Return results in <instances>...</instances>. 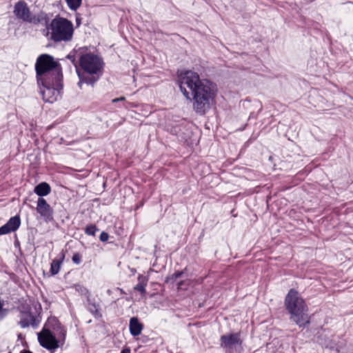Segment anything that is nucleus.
<instances>
[{
	"instance_id": "nucleus-8",
	"label": "nucleus",
	"mask_w": 353,
	"mask_h": 353,
	"mask_svg": "<svg viewBox=\"0 0 353 353\" xmlns=\"http://www.w3.org/2000/svg\"><path fill=\"white\" fill-rule=\"evenodd\" d=\"M38 340L40 345L46 349L54 350L59 347V341L48 329L43 328L38 334Z\"/></svg>"
},
{
	"instance_id": "nucleus-26",
	"label": "nucleus",
	"mask_w": 353,
	"mask_h": 353,
	"mask_svg": "<svg viewBox=\"0 0 353 353\" xmlns=\"http://www.w3.org/2000/svg\"><path fill=\"white\" fill-rule=\"evenodd\" d=\"M75 288L77 290H81V292L83 293L84 291H85L86 290L85 288H83L81 285H77L75 286Z\"/></svg>"
},
{
	"instance_id": "nucleus-17",
	"label": "nucleus",
	"mask_w": 353,
	"mask_h": 353,
	"mask_svg": "<svg viewBox=\"0 0 353 353\" xmlns=\"http://www.w3.org/2000/svg\"><path fill=\"white\" fill-rule=\"evenodd\" d=\"M30 319H32V321H34V316L29 315V316H27L21 319L19 321V324H20L21 327L23 328L28 327L30 325Z\"/></svg>"
},
{
	"instance_id": "nucleus-27",
	"label": "nucleus",
	"mask_w": 353,
	"mask_h": 353,
	"mask_svg": "<svg viewBox=\"0 0 353 353\" xmlns=\"http://www.w3.org/2000/svg\"><path fill=\"white\" fill-rule=\"evenodd\" d=\"M124 99H125V98H124V97L117 98V99H114L112 100V102H113V103H116V102H117V101H122V100H124Z\"/></svg>"
},
{
	"instance_id": "nucleus-22",
	"label": "nucleus",
	"mask_w": 353,
	"mask_h": 353,
	"mask_svg": "<svg viewBox=\"0 0 353 353\" xmlns=\"http://www.w3.org/2000/svg\"><path fill=\"white\" fill-rule=\"evenodd\" d=\"M145 285H144L140 282L134 286V289L137 291L140 292L142 294H144V293H145Z\"/></svg>"
},
{
	"instance_id": "nucleus-19",
	"label": "nucleus",
	"mask_w": 353,
	"mask_h": 353,
	"mask_svg": "<svg viewBox=\"0 0 353 353\" xmlns=\"http://www.w3.org/2000/svg\"><path fill=\"white\" fill-rule=\"evenodd\" d=\"M183 274L182 271H178L172 274L169 278H167L166 282L169 281H172V282L175 281L177 279L180 278Z\"/></svg>"
},
{
	"instance_id": "nucleus-24",
	"label": "nucleus",
	"mask_w": 353,
	"mask_h": 353,
	"mask_svg": "<svg viewBox=\"0 0 353 353\" xmlns=\"http://www.w3.org/2000/svg\"><path fill=\"white\" fill-rule=\"evenodd\" d=\"M99 239L102 242H105L109 239V234L105 232H102L99 236Z\"/></svg>"
},
{
	"instance_id": "nucleus-23",
	"label": "nucleus",
	"mask_w": 353,
	"mask_h": 353,
	"mask_svg": "<svg viewBox=\"0 0 353 353\" xmlns=\"http://www.w3.org/2000/svg\"><path fill=\"white\" fill-rule=\"evenodd\" d=\"M72 261L74 263L79 265L81 261V256L79 253H75L72 258Z\"/></svg>"
},
{
	"instance_id": "nucleus-7",
	"label": "nucleus",
	"mask_w": 353,
	"mask_h": 353,
	"mask_svg": "<svg viewBox=\"0 0 353 353\" xmlns=\"http://www.w3.org/2000/svg\"><path fill=\"white\" fill-rule=\"evenodd\" d=\"M13 12L19 19L34 24L40 23L43 19V14L37 17L32 16L27 3L23 1H19L15 3Z\"/></svg>"
},
{
	"instance_id": "nucleus-15",
	"label": "nucleus",
	"mask_w": 353,
	"mask_h": 353,
	"mask_svg": "<svg viewBox=\"0 0 353 353\" xmlns=\"http://www.w3.org/2000/svg\"><path fill=\"white\" fill-rule=\"evenodd\" d=\"M88 310L93 314L95 317H101V314L99 312V305L96 303H91L90 300L88 301Z\"/></svg>"
},
{
	"instance_id": "nucleus-28",
	"label": "nucleus",
	"mask_w": 353,
	"mask_h": 353,
	"mask_svg": "<svg viewBox=\"0 0 353 353\" xmlns=\"http://www.w3.org/2000/svg\"><path fill=\"white\" fill-rule=\"evenodd\" d=\"M121 353H130V350L128 348L123 349Z\"/></svg>"
},
{
	"instance_id": "nucleus-9",
	"label": "nucleus",
	"mask_w": 353,
	"mask_h": 353,
	"mask_svg": "<svg viewBox=\"0 0 353 353\" xmlns=\"http://www.w3.org/2000/svg\"><path fill=\"white\" fill-rule=\"evenodd\" d=\"M36 210L45 221L49 222L53 220V209L45 199L42 197L39 198Z\"/></svg>"
},
{
	"instance_id": "nucleus-18",
	"label": "nucleus",
	"mask_w": 353,
	"mask_h": 353,
	"mask_svg": "<svg viewBox=\"0 0 353 353\" xmlns=\"http://www.w3.org/2000/svg\"><path fill=\"white\" fill-rule=\"evenodd\" d=\"M97 230L95 225L90 224L85 228V232L88 235L94 236Z\"/></svg>"
},
{
	"instance_id": "nucleus-4",
	"label": "nucleus",
	"mask_w": 353,
	"mask_h": 353,
	"mask_svg": "<svg viewBox=\"0 0 353 353\" xmlns=\"http://www.w3.org/2000/svg\"><path fill=\"white\" fill-rule=\"evenodd\" d=\"M51 39L54 41H67L72 38L73 26L68 19L55 18L51 22Z\"/></svg>"
},
{
	"instance_id": "nucleus-14",
	"label": "nucleus",
	"mask_w": 353,
	"mask_h": 353,
	"mask_svg": "<svg viewBox=\"0 0 353 353\" xmlns=\"http://www.w3.org/2000/svg\"><path fill=\"white\" fill-rule=\"evenodd\" d=\"M6 224L12 229L13 232L16 231L20 226L21 219L19 216L16 215L11 217Z\"/></svg>"
},
{
	"instance_id": "nucleus-2",
	"label": "nucleus",
	"mask_w": 353,
	"mask_h": 353,
	"mask_svg": "<svg viewBox=\"0 0 353 353\" xmlns=\"http://www.w3.org/2000/svg\"><path fill=\"white\" fill-rule=\"evenodd\" d=\"M285 305L290 314V319L299 327L310 324V316L307 314L308 307L299 293L291 289L285 299Z\"/></svg>"
},
{
	"instance_id": "nucleus-30",
	"label": "nucleus",
	"mask_w": 353,
	"mask_h": 353,
	"mask_svg": "<svg viewBox=\"0 0 353 353\" xmlns=\"http://www.w3.org/2000/svg\"><path fill=\"white\" fill-rule=\"evenodd\" d=\"M20 353H32V352L29 350H22Z\"/></svg>"
},
{
	"instance_id": "nucleus-12",
	"label": "nucleus",
	"mask_w": 353,
	"mask_h": 353,
	"mask_svg": "<svg viewBox=\"0 0 353 353\" xmlns=\"http://www.w3.org/2000/svg\"><path fill=\"white\" fill-rule=\"evenodd\" d=\"M65 259V253L62 252L57 258L54 259L50 266V273L52 275L57 274L60 270L61 265Z\"/></svg>"
},
{
	"instance_id": "nucleus-29",
	"label": "nucleus",
	"mask_w": 353,
	"mask_h": 353,
	"mask_svg": "<svg viewBox=\"0 0 353 353\" xmlns=\"http://www.w3.org/2000/svg\"><path fill=\"white\" fill-rule=\"evenodd\" d=\"M183 283V281H180L179 283H178V289L181 288L182 285Z\"/></svg>"
},
{
	"instance_id": "nucleus-10",
	"label": "nucleus",
	"mask_w": 353,
	"mask_h": 353,
	"mask_svg": "<svg viewBox=\"0 0 353 353\" xmlns=\"http://www.w3.org/2000/svg\"><path fill=\"white\" fill-rule=\"evenodd\" d=\"M221 346L223 348L231 349L236 345H241L242 341L239 333L222 335L220 338Z\"/></svg>"
},
{
	"instance_id": "nucleus-5",
	"label": "nucleus",
	"mask_w": 353,
	"mask_h": 353,
	"mask_svg": "<svg viewBox=\"0 0 353 353\" xmlns=\"http://www.w3.org/2000/svg\"><path fill=\"white\" fill-rule=\"evenodd\" d=\"M62 79L57 83L56 79L40 80L43 88H41V94L46 102L54 103L57 101L61 95V90L63 88Z\"/></svg>"
},
{
	"instance_id": "nucleus-20",
	"label": "nucleus",
	"mask_w": 353,
	"mask_h": 353,
	"mask_svg": "<svg viewBox=\"0 0 353 353\" xmlns=\"http://www.w3.org/2000/svg\"><path fill=\"white\" fill-rule=\"evenodd\" d=\"M96 80L97 79H95L94 78H90V77L81 78V80L79 82V85L81 88V84L83 83H85L87 84H93L96 81Z\"/></svg>"
},
{
	"instance_id": "nucleus-21",
	"label": "nucleus",
	"mask_w": 353,
	"mask_h": 353,
	"mask_svg": "<svg viewBox=\"0 0 353 353\" xmlns=\"http://www.w3.org/2000/svg\"><path fill=\"white\" fill-rule=\"evenodd\" d=\"M11 232L13 231L6 223L0 228V235L6 234Z\"/></svg>"
},
{
	"instance_id": "nucleus-13",
	"label": "nucleus",
	"mask_w": 353,
	"mask_h": 353,
	"mask_svg": "<svg viewBox=\"0 0 353 353\" xmlns=\"http://www.w3.org/2000/svg\"><path fill=\"white\" fill-rule=\"evenodd\" d=\"M50 186L46 182H42L34 188V192L39 196H44L50 192Z\"/></svg>"
},
{
	"instance_id": "nucleus-3",
	"label": "nucleus",
	"mask_w": 353,
	"mask_h": 353,
	"mask_svg": "<svg viewBox=\"0 0 353 353\" xmlns=\"http://www.w3.org/2000/svg\"><path fill=\"white\" fill-rule=\"evenodd\" d=\"M37 81L40 80L56 79L57 83L62 79L61 68L60 64L54 61L53 57L43 54L40 55L35 64Z\"/></svg>"
},
{
	"instance_id": "nucleus-16",
	"label": "nucleus",
	"mask_w": 353,
	"mask_h": 353,
	"mask_svg": "<svg viewBox=\"0 0 353 353\" xmlns=\"http://www.w3.org/2000/svg\"><path fill=\"white\" fill-rule=\"evenodd\" d=\"M82 0H66L68 7L72 10H77L81 4Z\"/></svg>"
},
{
	"instance_id": "nucleus-11",
	"label": "nucleus",
	"mask_w": 353,
	"mask_h": 353,
	"mask_svg": "<svg viewBox=\"0 0 353 353\" xmlns=\"http://www.w3.org/2000/svg\"><path fill=\"white\" fill-rule=\"evenodd\" d=\"M129 328L130 334L134 336H137L141 333L143 325L137 317H132L130 319Z\"/></svg>"
},
{
	"instance_id": "nucleus-6",
	"label": "nucleus",
	"mask_w": 353,
	"mask_h": 353,
	"mask_svg": "<svg viewBox=\"0 0 353 353\" xmlns=\"http://www.w3.org/2000/svg\"><path fill=\"white\" fill-rule=\"evenodd\" d=\"M79 64L85 72L97 74L102 68L103 62L98 56L87 53L80 57Z\"/></svg>"
},
{
	"instance_id": "nucleus-25",
	"label": "nucleus",
	"mask_w": 353,
	"mask_h": 353,
	"mask_svg": "<svg viewBox=\"0 0 353 353\" xmlns=\"http://www.w3.org/2000/svg\"><path fill=\"white\" fill-rule=\"evenodd\" d=\"M67 58L70 59L75 66H77L76 58L74 54H72L70 53L67 56Z\"/></svg>"
},
{
	"instance_id": "nucleus-1",
	"label": "nucleus",
	"mask_w": 353,
	"mask_h": 353,
	"mask_svg": "<svg viewBox=\"0 0 353 353\" xmlns=\"http://www.w3.org/2000/svg\"><path fill=\"white\" fill-rule=\"evenodd\" d=\"M179 88L187 99L192 101L193 110L199 115H204L211 108L216 95V85L192 70H186L179 75Z\"/></svg>"
}]
</instances>
